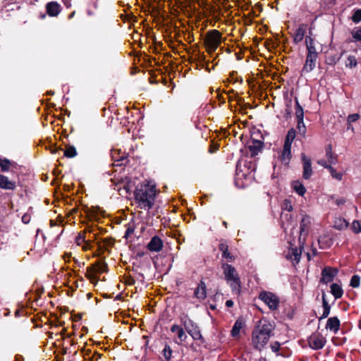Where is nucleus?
<instances>
[{
  "label": "nucleus",
  "instance_id": "f257e3e1",
  "mask_svg": "<svg viewBox=\"0 0 361 361\" xmlns=\"http://www.w3.org/2000/svg\"><path fill=\"white\" fill-rule=\"evenodd\" d=\"M156 187V183L151 181H145L137 186L134 195L142 209L149 210L152 208L157 195Z\"/></svg>",
  "mask_w": 361,
  "mask_h": 361
},
{
  "label": "nucleus",
  "instance_id": "f03ea898",
  "mask_svg": "<svg viewBox=\"0 0 361 361\" xmlns=\"http://www.w3.org/2000/svg\"><path fill=\"white\" fill-rule=\"evenodd\" d=\"M274 327L267 320H259L252 332L254 348L261 351L273 335Z\"/></svg>",
  "mask_w": 361,
  "mask_h": 361
},
{
  "label": "nucleus",
  "instance_id": "7ed1b4c3",
  "mask_svg": "<svg viewBox=\"0 0 361 361\" xmlns=\"http://www.w3.org/2000/svg\"><path fill=\"white\" fill-rule=\"evenodd\" d=\"M158 235L152 237L150 242L146 246V250L143 252L138 253L140 257L145 256V259H150L154 266L155 269H157V257L158 255Z\"/></svg>",
  "mask_w": 361,
  "mask_h": 361
},
{
  "label": "nucleus",
  "instance_id": "20e7f679",
  "mask_svg": "<svg viewBox=\"0 0 361 361\" xmlns=\"http://www.w3.org/2000/svg\"><path fill=\"white\" fill-rule=\"evenodd\" d=\"M221 42V34L217 30L209 31L205 39V44L209 54L214 53Z\"/></svg>",
  "mask_w": 361,
  "mask_h": 361
},
{
  "label": "nucleus",
  "instance_id": "39448f33",
  "mask_svg": "<svg viewBox=\"0 0 361 361\" xmlns=\"http://www.w3.org/2000/svg\"><path fill=\"white\" fill-rule=\"evenodd\" d=\"M259 298L267 304L271 310H276L279 304V297L269 291H262L259 295Z\"/></svg>",
  "mask_w": 361,
  "mask_h": 361
},
{
  "label": "nucleus",
  "instance_id": "423d86ee",
  "mask_svg": "<svg viewBox=\"0 0 361 361\" xmlns=\"http://www.w3.org/2000/svg\"><path fill=\"white\" fill-rule=\"evenodd\" d=\"M158 325V321L154 322L153 331L149 335L142 336V338L145 341V345L146 347V351L155 353L157 348V340L158 338V334L156 332L155 329Z\"/></svg>",
  "mask_w": 361,
  "mask_h": 361
},
{
  "label": "nucleus",
  "instance_id": "0eeeda50",
  "mask_svg": "<svg viewBox=\"0 0 361 361\" xmlns=\"http://www.w3.org/2000/svg\"><path fill=\"white\" fill-rule=\"evenodd\" d=\"M253 136L257 137L261 135V132L259 130H256L252 133V145L248 146V149L250 151L251 157H255L259 154V152H262L264 147V142L257 139L256 137H253Z\"/></svg>",
  "mask_w": 361,
  "mask_h": 361
},
{
  "label": "nucleus",
  "instance_id": "6e6552de",
  "mask_svg": "<svg viewBox=\"0 0 361 361\" xmlns=\"http://www.w3.org/2000/svg\"><path fill=\"white\" fill-rule=\"evenodd\" d=\"M186 331L192 336L194 340L204 341L201 332L197 325L190 319L186 317L183 322Z\"/></svg>",
  "mask_w": 361,
  "mask_h": 361
},
{
  "label": "nucleus",
  "instance_id": "1a4fd4ad",
  "mask_svg": "<svg viewBox=\"0 0 361 361\" xmlns=\"http://www.w3.org/2000/svg\"><path fill=\"white\" fill-rule=\"evenodd\" d=\"M308 343L313 350H320L326 343V338L320 334L314 333L307 339Z\"/></svg>",
  "mask_w": 361,
  "mask_h": 361
},
{
  "label": "nucleus",
  "instance_id": "9d476101",
  "mask_svg": "<svg viewBox=\"0 0 361 361\" xmlns=\"http://www.w3.org/2000/svg\"><path fill=\"white\" fill-rule=\"evenodd\" d=\"M301 159L303 169L302 178L305 180H309L313 173L311 159L307 157L304 153H302Z\"/></svg>",
  "mask_w": 361,
  "mask_h": 361
},
{
  "label": "nucleus",
  "instance_id": "9b49d317",
  "mask_svg": "<svg viewBox=\"0 0 361 361\" xmlns=\"http://www.w3.org/2000/svg\"><path fill=\"white\" fill-rule=\"evenodd\" d=\"M338 270L336 268H331L326 267L322 270V278L320 282L323 283H328L331 282L334 277L337 275Z\"/></svg>",
  "mask_w": 361,
  "mask_h": 361
},
{
  "label": "nucleus",
  "instance_id": "f8f14e48",
  "mask_svg": "<svg viewBox=\"0 0 361 361\" xmlns=\"http://www.w3.org/2000/svg\"><path fill=\"white\" fill-rule=\"evenodd\" d=\"M221 268L224 271L225 279L227 282H229L230 281L235 279V277L239 276L235 267L229 264L224 263Z\"/></svg>",
  "mask_w": 361,
  "mask_h": 361
},
{
  "label": "nucleus",
  "instance_id": "ddd939ff",
  "mask_svg": "<svg viewBox=\"0 0 361 361\" xmlns=\"http://www.w3.org/2000/svg\"><path fill=\"white\" fill-rule=\"evenodd\" d=\"M318 55L307 54L305 63L302 68V71L310 73L313 71L316 66V61Z\"/></svg>",
  "mask_w": 361,
  "mask_h": 361
},
{
  "label": "nucleus",
  "instance_id": "4468645a",
  "mask_svg": "<svg viewBox=\"0 0 361 361\" xmlns=\"http://www.w3.org/2000/svg\"><path fill=\"white\" fill-rule=\"evenodd\" d=\"M16 188V183L9 180L8 178L0 173V188L4 190H14Z\"/></svg>",
  "mask_w": 361,
  "mask_h": 361
},
{
  "label": "nucleus",
  "instance_id": "2eb2a0df",
  "mask_svg": "<svg viewBox=\"0 0 361 361\" xmlns=\"http://www.w3.org/2000/svg\"><path fill=\"white\" fill-rule=\"evenodd\" d=\"M293 224V216L290 212H281V226L284 230L292 226Z\"/></svg>",
  "mask_w": 361,
  "mask_h": 361
},
{
  "label": "nucleus",
  "instance_id": "dca6fc26",
  "mask_svg": "<svg viewBox=\"0 0 361 361\" xmlns=\"http://www.w3.org/2000/svg\"><path fill=\"white\" fill-rule=\"evenodd\" d=\"M292 157L291 147L283 146V149L279 156L281 162L285 166H288Z\"/></svg>",
  "mask_w": 361,
  "mask_h": 361
},
{
  "label": "nucleus",
  "instance_id": "f3484780",
  "mask_svg": "<svg viewBox=\"0 0 361 361\" xmlns=\"http://www.w3.org/2000/svg\"><path fill=\"white\" fill-rule=\"evenodd\" d=\"M341 326V322L339 319L337 317H332L328 319L326 329L333 331L334 334H336Z\"/></svg>",
  "mask_w": 361,
  "mask_h": 361
},
{
  "label": "nucleus",
  "instance_id": "a211bd4d",
  "mask_svg": "<svg viewBox=\"0 0 361 361\" xmlns=\"http://www.w3.org/2000/svg\"><path fill=\"white\" fill-rule=\"evenodd\" d=\"M219 250L222 252V257L228 259L230 262L235 260V257L232 255L228 251V245L224 240L220 241L219 245Z\"/></svg>",
  "mask_w": 361,
  "mask_h": 361
},
{
  "label": "nucleus",
  "instance_id": "6ab92c4d",
  "mask_svg": "<svg viewBox=\"0 0 361 361\" xmlns=\"http://www.w3.org/2000/svg\"><path fill=\"white\" fill-rule=\"evenodd\" d=\"M60 5L56 1H51L46 5L47 13L50 16H57L60 13Z\"/></svg>",
  "mask_w": 361,
  "mask_h": 361
},
{
  "label": "nucleus",
  "instance_id": "aec40b11",
  "mask_svg": "<svg viewBox=\"0 0 361 361\" xmlns=\"http://www.w3.org/2000/svg\"><path fill=\"white\" fill-rule=\"evenodd\" d=\"M307 25L305 24L300 25L299 27L297 28L295 33L293 36V42L297 44L300 42L305 36Z\"/></svg>",
  "mask_w": 361,
  "mask_h": 361
},
{
  "label": "nucleus",
  "instance_id": "412c9836",
  "mask_svg": "<svg viewBox=\"0 0 361 361\" xmlns=\"http://www.w3.org/2000/svg\"><path fill=\"white\" fill-rule=\"evenodd\" d=\"M322 307H323V313L322 316L319 318V320L321 321L323 319L328 317L331 311V305L329 304L328 301L326 298V293L324 291H322Z\"/></svg>",
  "mask_w": 361,
  "mask_h": 361
},
{
  "label": "nucleus",
  "instance_id": "4be33fe9",
  "mask_svg": "<svg viewBox=\"0 0 361 361\" xmlns=\"http://www.w3.org/2000/svg\"><path fill=\"white\" fill-rule=\"evenodd\" d=\"M305 43L307 49V54L316 55L319 54L316 49L315 41L313 38H312L310 36H307L305 37Z\"/></svg>",
  "mask_w": 361,
  "mask_h": 361
},
{
  "label": "nucleus",
  "instance_id": "5701e85b",
  "mask_svg": "<svg viewBox=\"0 0 361 361\" xmlns=\"http://www.w3.org/2000/svg\"><path fill=\"white\" fill-rule=\"evenodd\" d=\"M195 296L198 299H204L207 297L206 285L204 281H201L198 286L194 292Z\"/></svg>",
  "mask_w": 361,
  "mask_h": 361
},
{
  "label": "nucleus",
  "instance_id": "b1692460",
  "mask_svg": "<svg viewBox=\"0 0 361 361\" xmlns=\"http://www.w3.org/2000/svg\"><path fill=\"white\" fill-rule=\"evenodd\" d=\"M121 151L114 150L111 152V157L115 161L121 162L118 165H126L128 163L125 153L120 155Z\"/></svg>",
  "mask_w": 361,
  "mask_h": 361
},
{
  "label": "nucleus",
  "instance_id": "393cba45",
  "mask_svg": "<svg viewBox=\"0 0 361 361\" xmlns=\"http://www.w3.org/2000/svg\"><path fill=\"white\" fill-rule=\"evenodd\" d=\"M291 187L300 196H303L306 192L305 187L299 180H293L291 183Z\"/></svg>",
  "mask_w": 361,
  "mask_h": 361
},
{
  "label": "nucleus",
  "instance_id": "a878e982",
  "mask_svg": "<svg viewBox=\"0 0 361 361\" xmlns=\"http://www.w3.org/2000/svg\"><path fill=\"white\" fill-rule=\"evenodd\" d=\"M245 325V322L243 319L238 318L234 325L233 326V328L231 329V334L233 337H237L240 334V331L243 328V326Z\"/></svg>",
  "mask_w": 361,
  "mask_h": 361
},
{
  "label": "nucleus",
  "instance_id": "bb28decb",
  "mask_svg": "<svg viewBox=\"0 0 361 361\" xmlns=\"http://www.w3.org/2000/svg\"><path fill=\"white\" fill-rule=\"evenodd\" d=\"M231 286V290L233 293L239 295L241 290V281L240 277H235V279L228 282Z\"/></svg>",
  "mask_w": 361,
  "mask_h": 361
},
{
  "label": "nucleus",
  "instance_id": "cd10ccee",
  "mask_svg": "<svg viewBox=\"0 0 361 361\" xmlns=\"http://www.w3.org/2000/svg\"><path fill=\"white\" fill-rule=\"evenodd\" d=\"M311 224V218L308 215H305L300 221V234L307 233L309 227Z\"/></svg>",
  "mask_w": 361,
  "mask_h": 361
},
{
  "label": "nucleus",
  "instance_id": "c85d7f7f",
  "mask_svg": "<svg viewBox=\"0 0 361 361\" xmlns=\"http://www.w3.org/2000/svg\"><path fill=\"white\" fill-rule=\"evenodd\" d=\"M331 293L334 295L335 299H339L343 296V290L341 286L337 283H332L330 286Z\"/></svg>",
  "mask_w": 361,
  "mask_h": 361
},
{
  "label": "nucleus",
  "instance_id": "c756f323",
  "mask_svg": "<svg viewBox=\"0 0 361 361\" xmlns=\"http://www.w3.org/2000/svg\"><path fill=\"white\" fill-rule=\"evenodd\" d=\"M296 131L292 128L288 130L284 140V146L291 147L293 140L295 138Z\"/></svg>",
  "mask_w": 361,
  "mask_h": 361
},
{
  "label": "nucleus",
  "instance_id": "7c9ffc66",
  "mask_svg": "<svg viewBox=\"0 0 361 361\" xmlns=\"http://www.w3.org/2000/svg\"><path fill=\"white\" fill-rule=\"evenodd\" d=\"M101 209L99 207H91L90 209H87L86 211V214L88 216L90 220L97 221L99 219V215L101 213Z\"/></svg>",
  "mask_w": 361,
  "mask_h": 361
},
{
  "label": "nucleus",
  "instance_id": "2f4dec72",
  "mask_svg": "<svg viewBox=\"0 0 361 361\" xmlns=\"http://www.w3.org/2000/svg\"><path fill=\"white\" fill-rule=\"evenodd\" d=\"M171 331L173 333H176L178 338L180 341H184L187 338V335L185 334L183 328L179 326L178 325L174 324L171 327Z\"/></svg>",
  "mask_w": 361,
  "mask_h": 361
},
{
  "label": "nucleus",
  "instance_id": "473e14b6",
  "mask_svg": "<svg viewBox=\"0 0 361 361\" xmlns=\"http://www.w3.org/2000/svg\"><path fill=\"white\" fill-rule=\"evenodd\" d=\"M63 154L66 157L73 158L77 156L78 153L76 149L73 145H67L64 150Z\"/></svg>",
  "mask_w": 361,
  "mask_h": 361
},
{
  "label": "nucleus",
  "instance_id": "72a5a7b5",
  "mask_svg": "<svg viewBox=\"0 0 361 361\" xmlns=\"http://www.w3.org/2000/svg\"><path fill=\"white\" fill-rule=\"evenodd\" d=\"M94 269L95 272L103 273L107 270V264L104 261H97L94 264Z\"/></svg>",
  "mask_w": 361,
  "mask_h": 361
},
{
  "label": "nucleus",
  "instance_id": "f704fd0d",
  "mask_svg": "<svg viewBox=\"0 0 361 361\" xmlns=\"http://www.w3.org/2000/svg\"><path fill=\"white\" fill-rule=\"evenodd\" d=\"M295 116L297 119H304L303 108L300 104L297 97L295 98Z\"/></svg>",
  "mask_w": 361,
  "mask_h": 361
},
{
  "label": "nucleus",
  "instance_id": "c9c22d12",
  "mask_svg": "<svg viewBox=\"0 0 361 361\" xmlns=\"http://www.w3.org/2000/svg\"><path fill=\"white\" fill-rule=\"evenodd\" d=\"M75 242L78 245H80L82 243H85L84 249H89L91 246V241L86 240L85 237L83 235L78 234V235L75 238Z\"/></svg>",
  "mask_w": 361,
  "mask_h": 361
},
{
  "label": "nucleus",
  "instance_id": "e433bc0d",
  "mask_svg": "<svg viewBox=\"0 0 361 361\" xmlns=\"http://www.w3.org/2000/svg\"><path fill=\"white\" fill-rule=\"evenodd\" d=\"M326 156L328 158L329 162L331 164H334V160H336L337 156H334L332 152V145H328L326 147Z\"/></svg>",
  "mask_w": 361,
  "mask_h": 361
},
{
  "label": "nucleus",
  "instance_id": "4c0bfd02",
  "mask_svg": "<svg viewBox=\"0 0 361 361\" xmlns=\"http://www.w3.org/2000/svg\"><path fill=\"white\" fill-rule=\"evenodd\" d=\"M11 160L6 158H0V167L2 172L8 171L10 167Z\"/></svg>",
  "mask_w": 361,
  "mask_h": 361
},
{
  "label": "nucleus",
  "instance_id": "58836bf2",
  "mask_svg": "<svg viewBox=\"0 0 361 361\" xmlns=\"http://www.w3.org/2000/svg\"><path fill=\"white\" fill-rule=\"evenodd\" d=\"M297 129L298 130V133L302 136H305L306 133V127L304 123L303 119H297Z\"/></svg>",
  "mask_w": 361,
  "mask_h": 361
},
{
  "label": "nucleus",
  "instance_id": "ea45409f",
  "mask_svg": "<svg viewBox=\"0 0 361 361\" xmlns=\"http://www.w3.org/2000/svg\"><path fill=\"white\" fill-rule=\"evenodd\" d=\"M102 242L97 243L98 248L100 250H104L105 247L112 246L114 245V240L112 238H105L102 240Z\"/></svg>",
  "mask_w": 361,
  "mask_h": 361
},
{
  "label": "nucleus",
  "instance_id": "a19ab883",
  "mask_svg": "<svg viewBox=\"0 0 361 361\" xmlns=\"http://www.w3.org/2000/svg\"><path fill=\"white\" fill-rule=\"evenodd\" d=\"M281 210L284 212H290L293 210V206L290 200L286 199L283 200L281 204Z\"/></svg>",
  "mask_w": 361,
  "mask_h": 361
},
{
  "label": "nucleus",
  "instance_id": "79ce46f5",
  "mask_svg": "<svg viewBox=\"0 0 361 361\" xmlns=\"http://www.w3.org/2000/svg\"><path fill=\"white\" fill-rule=\"evenodd\" d=\"M327 169L329 171L331 176L334 178H335L338 180H341L342 177H343V174L341 173H338L336 171V170L331 166H328Z\"/></svg>",
  "mask_w": 361,
  "mask_h": 361
},
{
  "label": "nucleus",
  "instance_id": "37998d69",
  "mask_svg": "<svg viewBox=\"0 0 361 361\" xmlns=\"http://www.w3.org/2000/svg\"><path fill=\"white\" fill-rule=\"evenodd\" d=\"M301 257V252L298 248H293L290 252V258L293 259L296 263L300 262Z\"/></svg>",
  "mask_w": 361,
  "mask_h": 361
},
{
  "label": "nucleus",
  "instance_id": "c03bdc74",
  "mask_svg": "<svg viewBox=\"0 0 361 361\" xmlns=\"http://www.w3.org/2000/svg\"><path fill=\"white\" fill-rule=\"evenodd\" d=\"M357 64V59L354 56H349L347 59L346 66L350 68H355Z\"/></svg>",
  "mask_w": 361,
  "mask_h": 361
},
{
  "label": "nucleus",
  "instance_id": "a18cd8bd",
  "mask_svg": "<svg viewBox=\"0 0 361 361\" xmlns=\"http://www.w3.org/2000/svg\"><path fill=\"white\" fill-rule=\"evenodd\" d=\"M360 284V277L358 275H353L351 277L350 286L353 288H357Z\"/></svg>",
  "mask_w": 361,
  "mask_h": 361
},
{
  "label": "nucleus",
  "instance_id": "49530a36",
  "mask_svg": "<svg viewBox=\"0 0 361 361\" xmlns=\"http://www.w3.org/2000/svg\"><path fill=\"white\" fill-rule=\"evenodd\" d=\"M146 34H147L148 38L150 37L152 39V43H153V45H154L153 51L156 52L157 51V47H156L157 38H156V36H155L154 33L152 32L151 29H149V30H147V33Z\"/></svg>",
  "mask_w": 361,
  "mask_h": 361
},
{
  "label": "nucleus",
  "instance_id": "de8ad7c7",
  "mask_svg": "<svg viewBox=\"0 0 361 361\" xmlns=\"http://www.w3.org/2000/svg\"><path fill=\"white\" fill-rule=\"evenodd\" d=\"M351 35L354 41L355 42H361V27H359L356 30H353L351 32Z\"/></svg>",
  "mask_w": 361,
  "mask_h": 361
},
{
  "label": "nucleus",
  "instance_id": "09e8293b",
  "mask_svg": "<svg viewBox=\"0 0 361 361\" xmlns=\"http://www.w3.org/2000/svg\"><path fill=\"white\" fill-rule=\"evenodd\" d=\"M352 20L355 23H358L361 21V9L356 10L351 17Z\"/></svg>",
  "mask_w": 361,
  "mask_h": 361
},
{
  "label": "nucleus",
  "instance_id": "8fccbe9b",
  "mask_svg": "<svg viewBox=\"0 0 361 361\" xmlns=\"http://www.w3.org/2000/svg\"><path fill=\"white\" fill-rule=\"evenodd\" d=\"M352 228L355 233L361 232V223L359 221H354L353 222Z\"/></svg>",
  "mask_w": 361,
  "mask_h": 361
},
{
  "label": "nucleus",
  "instance_id": "3c124183",
  "mask_svg": "<svg viewBox=\"0 0 361 361\" xmlns=\"http://www.w3.org/2000/svg\"><path fill=\"white\" fill-rule=\"evenodd\" d=\"M159 75H161V78H159V82H161L164 85H166L167 82H168V78H167V76L166 75L163 74V71H162V69L161 68V63H159Z\"/></svg>",
  "mask_w": 361,
  "mask_h": 361
},
{
  "label": "nucleus",
  "instance_id": "603ef678",
  "mask_svg": "<svg viewBox=\"0 0 361 361\" xmlns=\"http://www.w3.org/2000/svg\"><path fill=\"white\" fill-rule=\"evenodd\" d=\"M281 343L279 341H275L271 345V348L273 352L276 353L280 350Z\"/></svg>",
  "mask_w": 361,
  "mask_h": 361
},
{
  "label": "nucleus",
  "instance_id": "864d4df0",
  "mask_svg": "<svg viewBox=\"0 0 361 361\" xmlns=\"http://www.w3.org/2000/svg\"><path fill=\"white\" fill-rule=\"evenodd\" d=\"M360 118V115L357 114H350L348 116V121L349 123H353L356 121Z\"/></svg>",
  "mask_w": 361,
  "mask_h": 361
},
{
  "label": "nucleus",
  "instance_id": "5fc2aeb1",
  "mask_svg": "<svg viewBox=\"0 0 361 361\" xmlns=\"http://www.w3.org/2000/svg\"><path fill=\"white\" fill-rule=\"evenodd\" d=\"M149 71L150 77L149 78V82L151 83H157V81L156 80V75L154 69H152Z\"/></svg>",
  "mask_w": 361,
  "mask_h": 361
},
{
  "label": "nucleus",
  "instance_id": "6e6d98bb",
  "mask_svg": "<svg viewBox=\"0 0 361 361\" xmlns=\"http://www.w3.org/2000/svg\"><path fill=\"white\" fill-rule=\"evenodd\" d=\"M94 271H95L94 267L93 268L88 267L87 268V274H86V276L88 277L90 279H93L94 277L93 276L92 272H94Z\"/></svg>",
  "mask_w": 361,
  "mask_h": 361
},
{
  "label": "nucleus",
  "instance_id": "4d7b16f0",
  "mask_svg": "<svg viewBox=\"0 0 361 361\" xmlns=\"http://www.w3.org/2000/svg\"><path fill=\"white\" fill-rule=\"evenodd\" d=\"M340 221L341 222V224H340V225L335 226V227L336 228L341 230V229H342L343 227H348V223L345 219L340 220Z\"/></svg>",
  "mask_w": 361,
  "mask_h": 361
},
{
  "label": "nucleus",
  "instance_id": "13d9d810",
  "mask_svg": "<svg viewBox=\"0 0 361 361\" xmlns=\"http://www.w3.org/2000/svg\"><path fill=\"white\" fill-rule=\"evenodd\" d=\"M346 200L345 198H340V199H337L336 200V204L337 206H341V205H343L345 203Z\"/></svg>",
  "mask_w": 361,
  "mask_h": 361
},
{
  "label": "nucleus",
  "instance_id": "bf43d9fd",
  "mask_svg": "<svg viewBox=\"0 0 361 361\" xmlns=\"http://www.w3.org/2000/svg\"><path fill=\"white\" fill-rule=\"evenodd\" d=\"M30 217L27 214H24L22 217V221L24 224H28L30 222Z\"/></svg>",
  "mask_w": 361,
  "mask_h": 361
},
{
  "label": "nucleus",
  "instance_id": "052dcab7",
  "mask_svg": "<svg viewBox=\"0 0 361 361\" xmlns=\"http://www.w3.org/2000/svg\"><path fill=\"white\" fill-rule=\"evenodd\" d=\"M134 231V229L131 227H129L127 228V230L126 231V233H125V238H128L131 233H133Z\"/></svg>",
  "mask_w": 361,
  "mask_h": 361
},
{
  "label": "nucleus",
  "instance_id": "680f3d73",
  "mask_svg": "<svg viewBox=\"0 0 361 361\" xmlns=\"http://www.w3.org/2000/svg\"><path fill=\"white\" fill-rule=\"evenodd\" d=\"M318 164L324 166V168L327 169L328 166H330L329 164H327L325 160H319L317 161Z\"/></svg>",
  "mask_w": 361,
  "mask_h": 361
},
{
  "label": "nucleus",
  "instance_id": "e2e57ef3",
  "mask_svg": "<svg viewBox=\"0 0 361 361\" xmlns=\"http://www.w3.org/2000/svg\"><path fill=\"white\" fill-rule=\"evenodd\" d=\"M161 224L166 228L169 222V219H167L166 218L164 217L161 219Z\"/></svg>",
  "mask_w": 361,
  "mask_h": 361
},
{
  "label": "nucleus",
  "instance_id": "0e129e2a",
  "mask_svg": "<svg viewBox=\"0 0 361 361\" xmlns=\"http://www.w3.org/2000/svg\"><path fill=\"white\" fill-rule=\"evenodd\" d=\"M344 51H343L339 56L336 57V56H334L331 59L332 62H334V63H337L340 59L341 58L342 55L343 54Z\"/></svg>",
  "mask_w": 361,
  "mask_h": 361
},
{
  "label": "nucleus",
  "instance_id": "69168bd1",
  "mask_svg": "<svg viewBox=\"0 0 361 361\" xmlns=\"http://www.w3.org/2000/svg\"><path fill=\"white\" fill-rule=\"evenodd\" d=\"M233 302L231 300H228L226 302V306L227 307H232L233 306Z\"/></svg>",
  "mask_w": 361,
  "mask_h": 361
},
{
  "label": "nucleus",
  "instance_id": "338daca9",
  "mask_svg": "<svg viewBox=\"0 0 361 361\" xmlns=\"http://www.w3.org/2000/svg\"><path fill=\"white\" fill-rule=\"evenodd\" d=\"M156 1L157 0H148L149 3L150 4V6L152 7V11H154V12L156 7H155V6L153 5V4L156 3Z\"/></svg>",
  "mask_w": 361,
  "mask_h": 361
},
{
  "label": "nucleus",
  "instance_id": "774afa93",
  "mask_svg": "<svg viewBox=\"0 0 361 361\" xmlns=\"http://www.w3.org/2000/svg\"><path fill=\"white\" fill-rule=\"evenodd\" d=\"M23 358L21 355H16L15 357V361H23Z\"/></svg>",
  "mask_w": 361,
  "mask_h": 361
}]
</instances>
